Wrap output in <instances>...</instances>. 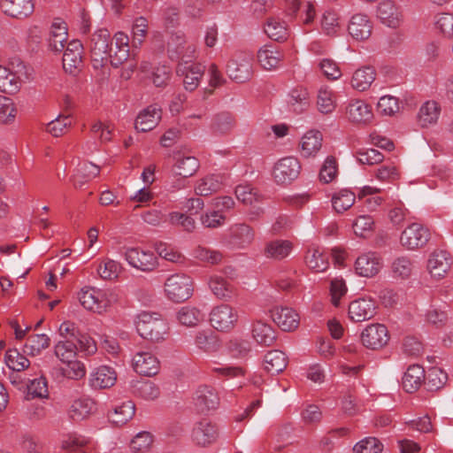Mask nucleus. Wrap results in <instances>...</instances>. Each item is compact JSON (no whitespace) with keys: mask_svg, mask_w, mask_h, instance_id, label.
I'll list each match as a JSON object with an SVG mask.
<instances>
[{"mask_svg":"<svg viewBox=\"0 0 453 453\" xmlns=\"http://www.w3.org/2000/svg\"><path fill=\"white\" fill-rule=\"evenodd\" d=\"M282 58V52L272 45H265L257 51V60L265 70H273L278 67Z\"/></svg>","mask_w":453,"mask_h":453,"instance_id":"473e14b6","label":"nucleus"},{"mask_svg":"<svg viewBox=\"0 0 453 453\" xmlns=\"http://www.w3.org/2000/svg\"><path fill=\"white\" fill-rule=\"evenodd\" d=\"M204 312L196 306L184 305L175 313L177 322L186 327H195L204 319Z\"/></svg>","mask_w":453,"mask_h":453,"instance_id":"c756f323","label":"nucleus"},{"mask_svg":"<svg viewBox=\"0 0 453 453\" xmlns=\"http://www.w3.org/2000/svg\"><path fill=\"white\" fill-rule=\"evenodd\" d=\"M161 109L157 104H151L137 115L134 127L139 132H148L155 128L161 119Z\"/></svg>","mask_w":453,"mask_h":453,"instance_id":"6ab92c4d","label":"nucleus"},{"mask_svg":"<svg viewBox=\"0 0 453 453\" xmlns=\"http://www.w3.org/2000/svg\"><path fill=\"white\" fill-rule=\"evenodd\" d=\"M115 48L110 32L105 28L96 30L91 39L90 50L95 67L104 66L108 61L114 67L122 65L129 57V38L123 32L114 35Z\"/></svg>","mask_w":453,"mask_h":453,"instance_id":"f257e3e1","label":"nucleus"},{"mask_svg":"<svg viewBox=\"0 0 453 453\" xmlns=\"http://www.w3.org/2000/svg\"><path fill=\"white\" fill-rule=\"evenodd\" d=\"M135 412V406L132 401H127L116 405L109 418L117 426H122L130 420Z\"/></svg>","mask_w":453,"mask_h":453,"instance_id":"a19ab883","label":"nucleus"},{"mask_svg":"<svg viewBox=\"0 0 453 453\" xmlns=\"http://www.w3.org/2000/svg\"><path fill=\"white\" fill-rule=\"evenodd\" d=\"M116 380L115 370L108 365H101L90 374L89 384L94 389H104L111 388Z\"/></svg>","mask_w":453,"mask_h":453,"instance_id":"b1692460","label":"nucleus"},{"mask_svg":"<svg viewBox=\"0 0 453 453\" xmlns=\"http://www.w3.org/2000/svg\"><path fill=\"white\" fill-rule=\"evenodd\" d=\"M375 302L372 299L359 298L349 305V317L355 322L372 319L375 314Z\"/></svg>","mask_w":453,"mask_h":453,"instance_id":"412c9836","label":"nucleus"},{"mask_svg":"<svg viewBox=\"0 0 453 453\" xmlns=\"http://www.w3.org/2000/svg\"><path fill=\"white\" fill-rule=\"evenodd\" d=\"M321 27L326 35H336L340 28L338 14L334 11H326L321 19Z\"/></svg>","mask_w":453,"mask_h":453,"instance_id":"338daca9","label":"nucleus"},{"mask_svg":"<svg viewBox=\"0 0 453 453\" xmlns=\"http://www.w3.org/2000/svg\"><path fill=\"white\" fill-rule=\"evenodd\" d=\"M234 193L236 198L244 204L254 205L260 200V196L250 185H239Z\"/></svg>","mask_w":453,"mask_h":453,"instance_id":"bf43d9fd","label":"nucleus"},{"mask_svg":"<svg viewBox=\"0 0 453 453\" xmlns=\"http://www.w3.org/2000/svg\"><path fill=\"white\" fill-rule=\"evenodd\" d=\"M273 320L283 331H293L299 326L300 317L295 310L289 307H276L272 311Z\"/></svg>","mask_w":453,"mask_h":453,"instance_id":"aec40b11","label":"nucleus"},{"mask_svg":"<svg viewBox=\"0 0 453 453\" xmlns=\"http://www.w3.org/2000/svg\"><path fill=\"white\" fill-rule=\"evenodd\" d=\"M301 172V164L295 157H285L273 166V177L276 183L287 185L296 180Z\"/></svg>","mask_w":453,"mask_h":453,"instance_id":"423d86ee","label":"nucleus"},{"mask_svg":"<svg viewBox=\"0 0 453 453\" xmlns=\"http://www.w3.org/2000/svg\"><path fill=\"white\" fill-rule=\"evenodd\" d=\"M233 242L242 248L250 244L254 239L253 229L246 224H236L230 228Z\"/></svg>","mask_w":453,"mask_h":453,"instance_id":"09e8293b","label":"nucleus"},{"mask_svg":"<svg viewBox=\"0 0 453 453\" xmlns=\"http://www.w3.org/2000/svg\"><path fill=\"white\" fill-rule=\"evenodd\" d=\"M377 18L389 28H397L403 21L402 8L394 0H381L378 4Z\"/></svg>","mask_w":453,"mask_h":453,"instance_id":"9b49d317","label":"nucleus"},{"mask_svg":"<svg viewBox=\"0 0 453 453\" xmlns=\"http://www.w3.org/2000/svg\"><path fill=\"white\" fill-rule=\"evenodd\" d=\"M239 319L238 311L228 304L215 306L210 313L211 325L218 331L232 330Z\"/></svg>","mask_w":453,"mask_h":453,"instance_id":"0eeeda50","label":"nucleus"},{"mask_svg":"<svg viewBox=\"0 0 453 453\" xmlns=\"http://www.w3.org/2000/svg\"><path fill=\"white\" fill-rule=\"evenodd\" d=\"M330 296L334 306L338 307L341 303V298L348 291L345 280L342 278H334L330 282Z\"/></svg>","mask_w":453,"mask_h":453,"instance_id":"69168bd1","label":"nucleus"},{"mask_svg":"<svg viewBox=\"0 0 453 453\" xmlns=\"http://www.w3.org/2000/svg\"><path fill=\"white\" fill-rule=\"evenodd\" d=\"M134 370L143 376L151 377L159 371V361L150 351L142 350L135 353L132 359Z\"/></svg>","mask_w":453,"mask_h":453,"instance_id":"2eb2a0df","label":"nucleus"},{"mask_svg":"<svg viewBox=\"0 0 453 453\" xmlns=\"http://www.w3.org/2000/svg\"><path fill=\"white\" fill-rule=\"evenodd\" d=\"M82 44L80 41H72L63 55V67L65 72L73 73L82 63Z\"/></svg>","mask_w":453,"mask_h":453,"instance_id":"a878e982","label":"nucleus"},{"mask_svg":"<svg viewBox=\"0 0 453 453\" xmlns=\"http://www.w3.org/2000/svg\"><path fill=\"white\" fill-rule=\"evenodd\" d=\"M135 326L142 338L153 342L164 341L169 333L167 322L157 313H140L136 318Z\"/></svg>","mask_w":453,"mask_h":453,"instance_id":"f03ea898","label":"nucleus"},{"mask_svg":"<svg viewBox=\"0 0 453 453\" xmlns=\"http://www.w3.org/2000/svg\"><path fill=\"white\" fill-rule=\"evenodd\" d=\"M318 110L323 114L332 113L335 109V96L332 88L322 86L317 96Z\"/></svg>","mask_w":453,"mask_h":453,"instance_id":"8fccbe9b","label":"nucleus"},{"mask_svg":"<svg viewBox=\"0 0 453 453\" xmlns=\"http://www.w3.org/2000/svg\"><path fill=\"white\" fill-rule=\"evenodd\" d=\"M348 30L355 40L365 41L372 35V24L367 15L357 13L351 17Z\"/></svg>","mask_w":453,"mask_h":453,"instance_id":"4be33fe9","label":"nucleus"},{"mask_svg":"<svg viewBox=\"0 0 453 453\" xmlns=\"http://www.w3.org/2000/svg\"><path fill=\"white\" fill-rule=\"evenodd\" d=\"M173 173L182 178H188L194 175L199 168L197 158L182 151L173 152Z\"/></svg>","mask_w":453,"mask_h":453,"instance_id":"dca6fc26","label":"nucleus"},{"mask_svg":"<svg viewBox=\"0 0 453 453\" xmlns=\"http://www.w3.org/2000/svg\"><path fill=\"white\" fill-rule=\"evenodd\" d=\"M425 378V370L421 365H410L402 379L403 388L406 392H415L423 384Z\"/></svg>","mask_w":453,"mask_h":453,"instance_id":"7c9ffc66","label":"nucleus"},{"mask_svg":"<svg viewBox=\"0 0 453 453\" xmlns=\"http://www.w3.org/2000/svg\"><path fill=\"white\" fill-rule=\"evenodd\" d=\"M81 304L88 311L102 313L116 300L111 290H103L92 287H85L79 293Z\"/></svg>","mask_w":453,"mask_h":453,"instance_id":"7ed1b4c3","label":"nucleus"},{"mask_svg":"<svg viewBox=\"0 0 453 453\" xmlns=\"http://www.w3.org/2000/svg\"><path fill=\"white\" fill-rule=\"evenodd\" d=\"M430 238L429 230L418 223L409 225L401 234L400 243L409 250L426 245Z\"/></svg>","mask_w":453,"mask_h":453,"instance_id":"1a4fd4ad","label":"nucleus"},{"mask_svg":"<svg viewBox=\"0 0 453 453\" xmlns=\"http://www.w3.org/2000/svg\"><path fill=\"white\" fill-rule=\"evenodd\" d=\"M4 361L8 368L13 372H21L28 368L29 360L21 355L17 349H9L5 353Z\"/></svg>","mask_w":453,"mask_h":453,"instance_id":"6e6d98bb","label":"nucleus"},{"mask_svg":"<svg viewBox=\"0 0 453 453\" xmlns=\"http://www.w3.org/2000/svg\"><path fill=\"white\" fill-rule=\"evenodd\" d=\"M209 287L219 299H230L234 293L233 285L220 275H212L209 280Z\"/></svg>","mask_w":453,"mask_h":453,"instance_id":"4c0bfd02","label":"nucleus"},{"mask_svg":"<svg viewBox=\"0 0 453 453\" xmlns=\"http://www.w3.org/2000/svg\"><path fill=\"white\" fill-rule=\"evenodd\" d=\"M87 442L88 441L84 437L73 434L62 441V449L65 453H86L83 447Z\"/></svg>","mask_w":453,"mask_h":453,"instance_id":"774afa93","label":"nucleus"},{"mask_svg":"<svg viewBox=\"0 0 453 453\" xmlns=\"http://www.w3.org/2000/svg\"><path fill=\"white\" fill-rule=\"evenodd\" d=\"M355 200V194L347 188L334 192L331 198L333 208L338 213H342L349 210L354 204Z\"/></svg>","mask_w":453,"mask_h":453,"instance_id":"79ce46f5","label":"nucleus"},{"mask_svg":"<svg viewBox=\"0 0 453 453\" xmlns=\"http://www.w3.org/2000/svg\"><path fill=\"white\" fill-rule=\"evenodd\" d=\"M133 393L144 399L155 400L160 395L159 388L152 381L147 380H136L132 384Z\"/></svg>","mask_w":453,"mask_h":453,"instance_id":"c03bdc74","label":"nucleus"},{"mask_svg":"<svg viewBox=\"0 0 453 453\" xmlns=\"http://www.w3.org/2000/svg\"><path fill=\"white\" fill-rule=\"evenodd\" d=\"M204 67L201 64L180 63L177 73L183 77L186 90L194 91L199 85L203 75Z\"/></svg>","mask_w":453,"mask_h":453,"instance_id":"f3484780","label":"nucleus"},{"mask_svg":"<svg viewBox=\"0 0 453 453\" xmlns=\"http://www.w3.org/2000/svg\"><path fill=\"white\" fill-rule=\"evenodd\" d=\"M399 109L398 99L393 96H383L377 104L378 112L385 116H393Z\"/></svg>","mask_w":453,"mask_h":453,"instance_id":"680f3d73","label":"nucleus"},{"mask_svg":"<svg viewBox=\"0 0 453 453\" xmlns=\"http://www.w3.org/2000/svg\"><path fill=\"white\" fill-rule=\"evenodd\" d=\"M451 266V257L445 250L434 251L427 261V269L434 279L443 278Z\"/></svg>","mask_w":453,"mask_h":453,"instance_id":"a211bd4d","label":"nucleus"},{"mask_svg":"<svg viewBox=\"0 0 453 453\" xmlns=\"http://www.w3.org/2000/svg\"><path fill=\"white\" fill-rule=\"evenodd\" d=\"M121 265L113 259H104L97 266V273L103 280H112L118 278Z\"/></svg>","mask_w":453,"mask_h":453,"instance_id":"864d4df0","label":"nucleus"},{"mask_svg":"<svg viewBox=\"0 0 453 453\" xmlns=\"http://www.w3.org/2000/svg\"><path fill=\"white\" fill-rule=\"evenodd\" d=\"M19 84L20 81L16 73L0 65V91L10 94L15 93L19 90Z\"/></svg>","mask_w":453,"mask_h":453,"instance_id":"603ef678","label":"nucleus"},{"mask_svg":"<svg viewBox=\"0 0 453 453\" xmlns=\"http://www.w3.org/2000/svg\"><path fill=\"white\" fill-rule=\"evenodd\" d=\"M193 255L196 259L202 262L209 263L211 265L219 264L223 257L219 251L202 246L196 248L194 250Z\"/></svg>","mask_w":453,"mask_h":453,"instance_id":"0e129e2a","label":"nucleus"},{"mask_svg":"<svg viewBox=\"0 0 453 453\" xmlns=\"http://www.w3.org/2000/svg\"><path fill=\"white\" fill-rule=\"evenodd\" d=\"M27 395L32 398H48L47 380L44 377L32 380L27 385Z\"/></svg>","mask_w":453,"mask_h":453,"instance_id":"e2e57ef3","label":"nucleus"},{"mask_svg":"<svg viewBox=\"0 0 453 453\" xmlns=\"http://www.w3.org/2000/svg\"><path fill=\"white\" fill-rule=\"evenodd\" d=\"M72 126V119L69 115H59L46 126V132L54 137L63 135Z\"/></svg>","mask_w":453,"mask_h":453,"instance_id":"4d7b16f0","label":"nucleus"},{"mask_svg":"<svg viewBox=\"0 0 453 453\" xmlns=\"http://www.w3.org/2000/svg\"><path fill=\"white\" fill-rule=\"evenodd\" d=\"M383 267V259L377 252H365L359 255L355 261V273L365 278L376 276Z\"/></svg>","mask_w":453,"mask_h":453,"instance_id":"9d476101","label":"nucleus"},{"mask_svg":"<svg viewBox=\"0 0 453 453\" xmlns=\"http://www.w3.org/2000/svg\"><path fill=\"white\" fill-rule=\"evenodd\" d=\"M195 401L196 407L202 411L214 410L219 403L215 389L208 386H202L196 390Z\"/></svg>","mask_w":453,"mask_h":453,"instance_id":"2f4dec72","label":"nucleus"},{"mask_svg":"<svg viewBox=\"0 0 453 453\" xmlns=\"http://www.w3.org/2000/svg\"><path fill=\"white\" fill-rule=\"evenodd\" d=\"M67 41V27L61 19H56L50 27L48 45L50 50L60 52Z\"/></svg>","mask_w":453,"mask_h":453,"instance_id":"bb28decb","label":"nucleus"},{"mask_svg":"<svg viewBox=\"0 0 453 453\" xmlns=\"http://www.w3.org/2000/svg\"><path fill=\"white\" fill-rule=\"evenodd\" d=\"M376 73L372 67L364 66L354 72L351 77V87L360 92L367 90L375 81Z\"/></svg>","mask_w":453,"mask_h":453,"instance_id":"f704fd0d","label":"nucleus"},{"mask_svg":"<svg viewBox=\"0 0 453 453\" xmlns=\"http://www.w3.org/2000/svg\"><path fill=\"white\" fill-rule=\"evenodd\" d=\"M363 344L369 349H377L385 346L388 340V331L382 324H372L362 332Z\"/></svg>","mask_w":453,"mask_h":453,"instance_id":"4468645a","label":"nucleus"},{"mask_svg":"<svg viewBox=\"0 0 453 453\" xmlns=\"http://www.w3.org/2000/svg\"><path fill=\"white\" fill-rule=\"evenodd\" d=\"M267 36L276 42H283L288 37V29L284 21L278 18H270L264 27Z\"/></svg>","mask_w":453,"mask_h":453,"instance_id":"58836bf2","label":"nucleus"},{"mask_svg":"<svg viewBox=\"0 0 453 453\" xmlns=\"http://www.w3.org/2000/svg\"><path fill=\"white\" fill-rule=\"evenodd\" d=\"M448 380V374L438 367L429 369L426 385L428 390L434 391L441 388Z\"/></svg>","mask_w":453,"mask_h":453,"instance_id":"13d9d810","label":"nucleus"},{"mask_svg":"<svg viewBox=\"0 0 453 453\" xmlns=\"http://www.w3.org/2000/svg\"><path fill=\"white\" fill-rule=\"evenodd\" d=\"M383 444L375 437H366L353 447L354 453H380Z\"/></svg>","mask_w":453,"mask_h":453,"instance_id":"052dcab7","label":"nucleus"},{"mask_svg":"<svg viewBox=\"0 0 453 453\" xmlns=\"http://www.w3.org/2000/svg\"><path fill=\"white\" fill-rule=\"evenodd\" d=\"M100 173L99 166L90 162L80 163L75 169L73 181L75 188H81L85 183L96 177Z\"/></svg>","mask_w":453,"mask_h":453,"instance_id":"e433bc0d","label":"nucleus"},{"mask_svg":"<svg viewBox=\"0 0 453 453\" xmlns=\"http://www.w3.org/2000/svg\"><path fill=\"white\" fill-rule=\"evenodd\" d=\"M252 336L257 343L265 346H270L276 339L273 327L262 321H257L253 325Z\"/></svg>","mask_w":453,"mask_h":453,"instance_id":"49530a36","label":"nucleus"},{"mask_svg":"<svg viewBox=\"0 0 453 453\" xmlns=\"http://www.w3.org/2000/svg\"><path fill=\"white\" fill-rule=\"evenodd\" d=\"M346 114L351 122L360 124L369 123L373 118L371 106L361 99L350 100L347 106Z\"/></svg>","mask_w":453,"mask_h":453,"instance_id":"5701e85b","label":"nucleus"},{"mask_svg":"<svg viewBox=\"0 0 453 453\" xmlns=\"http://www.w3.org/2000/svg\"><path fill=\"white\" fill-rule=\"evenodd\" d=\"M287 103L296 112H303L309 106V93L303 88H296L289 91Z\"/></svg>","mask_w":453,"mask_h":453,"instance_id":"37998d69","label":"nucleus"},{"mask_svg":"<svg viewBox=\"0 0 453 453\" xmlns=\"http://www.w3.org/2000/svg\"><path fill=\"white\" fill-rule=\"evenodd\" d=\"M1 7L7 15L22 19L34 12L35 4L34 0H2Z\"/></svg>","mask_w":453,"mask_h":453,"instance_id":"cd10ccee","label":"nucleus"},{"mask_svg":"<svg viewBox=\"0 0 453 453\" xmlns=\"http://www.w3.org/2000/svg\"><path fill=\"white\" fill-rule=\"evenodd\" d=\"M441 104L434 100L425 102L418 112V121L422 127L435 125L441 116Z\"/></svg>","mask_w":453,"mask_h":453,"instance_id":"c85d7f7f","label":"nucleus"},{"mask_svg":"<svg viewBox=\"0 0 453 453\" xmlns=\"http://www.w3.org/2000/svg\"><path fill=\"white\" fill-rule=\"evenodd\" d=\"M76 353L75 341L59 340L55 346V355L63 363L74 359Z\"/></svg>","mask_w":453,"mask_h":453,"instance_id":"5fc2aeb1","label":"nucleus"},{"mask_svg":"<svg viewBox=\"0 0 453 453\" xmlns=\"http://www.w3.org/2000/svg\"><path fill=\"white\" fill-rule=\"evenodd\" d=\"M305 263L315 273L325 272L329 265L328 257L324 252V250L316 246H312L308 250L305 256Z\"/></svg>","mask_w":453,"mask_h":453,"instance_id":"72a5a7b5","label":"nucleus"},{"mask_svg":"<svg viewBox=\"0 0 453 453\" xmlns=\"http://www.w3.org/2000/svg\"><path fill=\"white\" fill-rule=\"evenodd\" d=\"M287 365L288 357L286 354L278 349L267 352L264 357L265 370L272 375L283 372Z\"/></svg>","mask_w":453,"mask_h":453,"instance_id":"c9c22d12","label":"nucleus"},{"mask_svg":"<svg viewBox=\"0 0 453 453\" xmlns=\"http://www.w3.org/2000/svg\"><path fill=\"white\" fill-rule=\"evenodd\" d=\"M292 250V243L287 240H274L268 242L265 249V255L273 259H283Z\"/></svg>","mask_w":453,"mask_h":453,"instance_id":"a18cd8bd","label":"nucleus"},{"mask_svg":"<svg viewBox=\"0 0 453 453\" xmlns=\"http://www.w3.org/2000/svg\"><path fill=\"white\" fill-rule=\"evenodd\" d=\"M219 434V429L214 423L203 419L194 425L191 440L197 446L207 447L216 442Z\"/></svg>","mask_w":453,"mask_h":453,"instance_id":"f8f14e48","label":"nucleus"},{"mask_svg":"<svg viewBox=\"0 0 453 453\" xmlns=\"http://www.w3.org/2000/svg\"><path fill=\"white\" fill-rule=\"evenodd\" d=\"M164 290L167 299L174 303H182L192 296L194 282L187 274L174 273L166 278Z\"/></svg>","mask_w":453,"mask_h":453,"instance_id":"20e7f679","label":"nucleus"},{"mask_svg":"<svg viewBox=\"0 0 453 453\" xmlns=\"http://www.w3.org/2000/svg\"><path fill=\"white\" fill-rule=\"evenodd\" d=\"M50 337L45 334L31 335L24 346V352L29 356L39 355L50 345Z\"/></svg>","mask_w":453,"mask_h":453,"instance_id":"3c124183","label":"nucleus"},{"mask_svg":"<svg viewBox=\"0 0 453 453\" xmlns=\"http://www.w3.org/2000/svg\"><path fill=\"white\" fill-rule=\"evenodd\" d=\"M414 270L413 261L408 256H400L391 265L392 276L395 279H408Z\"/></svg>","mask_w":453,"mask_h":453,"instance_id":"de8ad7c7","label":"nucleus"},{"mask_svg":"<svg viewBox=\"0 0 453 453\" xmlns=\"http://www.w3.org/2000/svg\"><path fill=\"white\" fill-rule=\"evenodd\" d=\"M124 258L130 266L142 272H151L157 266V258L152 251L137 247L127 248Z\"/></svg>","mask_w":453,"mask_h":453,"instance_id":"6e6552de","label":"nucleus"},{"mask_svg":"<svg viewBox=\"0 0 453 453\" xmlns=\"http://www.w3.org/2000/svg\"><path fill=\"white\" fill-rule=\"evenodd\" d=\"M97 411L96 402L88 395H81L73 399L67 410V415L73 421L88 419Z\"/></svg>","mask_w":453,"mask_h":453,"instance_id":"ddd939ff","label":"nucleus"},{"mask_svg":"<svg viewBox=\"0 0 453 453\" xmlns=\"http://www.w3.org/2000/svg\"><path fill=\"white\" fill-rule=\"evenodd\" d=\"M322 134L318 130H309L301 138L300 153L303 157H314L322 148Z\"/></svg>","mask_w":453,"mask_h":453,"instance_id":"393cba45","label":"nucleus"},{"mask_svg":"<svg viewBox=\"0 0 453 453\" xmlns=\"http://www.w3.org/2000/svg\"><path fill=\"white\" fill-rule=\"evenodd\" d=\"M253 55L250 52H236L226 64V73L236 82H245L252 75Z\"/></svg>","mask_w":453,"mask_h":453,"instance_id":"39448f33","label":"nucleus"},{"mask_svg":"<svg viewBox=\"0 0 453 453\" xmlns=\"http://www.w3.org/2000/svg\"><path fill=\"white\" fill-rule=\"evenodd\" d=\"M222 186V178L219 175H208L199 180L195 186L197 196H207L219 191Z\"/></svg>","mask_w":453,"mask_h":453,"instance_id":"ea45409f","label":"nucleus"}]
</instances>
